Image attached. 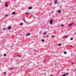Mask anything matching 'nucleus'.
I'll use <instances>...</instances> for the list:
<instances>
[{
	"instance_id": "nucleus-25",
	"label": "nucleus",
	"mask_w": 76,
	"mask_h": 76,
	"mask_svg": "<svg viewBox=\"0 0 76 76\" xmlns=\"http://www.w3.org/2000/svg\"><path fill=\"white\" fill-rule=\"evenodd\" d=\"M46 37H49V36L47 35L46 36Z\"/></svg>"
},
{
	"instance_id": "nucleus-13",
	"label": "nucleus",
	"mask_w": 76,
	"mask_h": 76,
	"mask_svg": "<svg viewBox=\"0 0 76 76\" xmlns=\"http://www.w3.org/2000/svg\"><path fill=\"white\" fill-rule=\"evenodd\" d=\"M23 25V23H20V25L21 26H22V25Z\"/></svg>"
},
{
	"instance_id": "nucleus-18",
	"label": "nucleus",
	"mask_w": 76,
	"mask_h": 76,
	"mask_svg": "<svg viewBox=\"0 0 76 76\" xmlns=\"http://www.w3.org/2000/svg\"><path fill=\"white\" fill-rule=\"evenodd\" d=\"M4 56H6V54H4Z\"/></svg>"
},
{
	"instance_id": "nucleus-28",
	"label": "nucleus",
	"mask_w": 76,
	"mask_h": 76,
	"mask_svg": "<svg viewBox=\"0 0 76 76\" xmlns=\"http://www.w3.org/2000/svg\"><path fill=\"white\" fill-rule=\"evenodd\" d=\"M71 47H72V46H71Z\"/></svg>"
},
{
	"instance_id": "nucleus-5",
	"label": "nucleus",
	"mask_w": 76,
	"mask_h": 76,
	"mask_svg": "<svg viewBox=\"0 0 76 76\" xmlns=\"http://www.w3.org/2000/svg\"><path fill=\"white\" fill-rule=\"evenodd\" d=\"M30 35V34L29 33H28L26 34L27 36H29Z\"/></svg>"
},
{
	"instance_id": "nucleus-11",
	"label": "nucleus",
	"mask_w": 76,
	"mask_h": 76,
	"mask_svg": "<svg viewBox=\"0 0 76 76\" xmlns=\"http://www.w3.org/2000/svg\"><path fill=\"white\" fill-rule=\"evenodd\" d=\"M61 27H63L64 26V25H63V24H62V25H61Z\"/></svg>"
},
{
	"instance_id": "nucleus-24",
	"label": "nucleus",
	"mask_w": 76,
	"mask_h": 76,
	"mask_svg": "<svg viewBox=\"0 0 76 76\" xmlns=\"http://www.w3.org/2000/svg\"><path fill=\"white\" fill-rule=\"evenodd\" d=\"M4 74L5 75H6V72H4Z\"/></svg>"
},
{
	"instance_id": "nucleus-6",
	"label": "nucleus",
	"mask_w": 76,
	"mask_h": 76,
	"mask_svg": "<svg viewBox=\"0 0 76 76\" xmlns=\"http://www.w3.org/2000/svg\"><path fill=\"white\" fill-rule=\"evenodd\" d=\"M8 29L10 30L11 29V26H9L8 28Z\"/></svg>"
},
{
	"instance_id": "nucleus-4",
	"label": "nucleus",
	"mask_w": 76,
	"mask_h": 76,
	"mask_svg": "<svg viewBox=\"0 0 76 76\" xmlns=\"http://www.w3.org/2000/svg\"><path fill=\"white\" fill-rule=\"evenodd\" d=\"M73 23H71L69 24V26H72V25H73Z\"/></svg>"
},
{
	"instance_id": "nucleus-26",
	"label": "nucleus",
	"mask_w": 76,
	"mask_h": 76,
	"mask_svg": "<svg viewBox=\"0 0 76 76\" xmlns=\"http://www.w3.org/2000/svg\"><path fill=\"white\" fill-rule=\"evenodd\" d=\"M63 76H66V75L65 74Z\"/></svg>"
},
{
	"instance_id": "nucleus-21",
	"label": "nucleus",
	"mask_w": 76,
	"mask_h": 76,
	"mask_svg": "<svg viewBox=\"0 0 76 76\" xmlns=\"http://www.w3.org/2000/svg\"><path fill=\"white\" fill-rule=\"evenodd\" d=\"M6 29V28H3V30H5Z\"/></svg>"
},
{
	"instance_id": "nucleus-3",
	"label": "nucleus",
	"mask_w": 76,
	"mask_h": 76,
	"mask_svg": "<svg viewBox=\"0 0 76 76\" xmlns=\"http://www.w3.org/2000/svg\"><path fill=\"white\" fill-rule=\"evenodd\" d=\"M30 14V13H29V12H28L27 13H25V15H28V14Z\"/></svg>"
},
{
	"instance_id": "nucleus-8",
	"label": "nucleus",
	"mask_w": 76,
	"mask_h": 76,
	"mask_svg": "<svg viewBox=\"0 0 76 76\" xmlns=\"http://www.w3.org/2000/svg\"><path fill=\"white\" fill-rule=\"evenodd\" d=\"M44 35H46L47 34V33L46 32H44Z\"/></svg>"
},
{
	"instance_id": "nucleus-2",
	"label": "nucleus",
	"mask_w": 76,
	"mask_h": 76,
	"mask_svg": "<svg viewBox=\"0 0 76 76\" xmlns=\"http://www.w3.org/2000/svg\"><path fill=\"white\" fill-rule=\"evenodd\" d=\"M53 20H51L50 21V24H52V23H53Z\"/></svg>"
},
{
	"instance_id": "nucleus-14",
	"label": "nucleus",
	"mask_w": 76,
	"mask_h": 76,
	"mask_svg": "<svg viewBox=\"0 0 76 76\" xmlns=\"http://www.w3.org/2000/svg\"><path fill=\"white\" fill-rule=\"evenodd\" d=\"M42 42H44V39H42Z\"/></svg>"
},
{
	"instance_id": "nucleus-23",
	"label": "nucleus",
	"mask_w": 76,
	"mask_h": 76,
	"mask_svg": "<svg viewBox=\"0 0 76 76\" xmlns=\"http://www.w3.org/2000/svg\"><path fill=\"white\" fill-rule=\"evenodd\" d=\"M23 21H24V22H25V19H23Z\"/></svg>"
},
{
	"instance_id": "nucleus-29",
	"label": "nucleus",
	"mask_w": 76,
	"mask_h": 76,
	"mask_svg": "<svg viewBox=\"0 0 76 76\" xmlns=\"http://www.w3.org/2000/svg\"><path fill=\"white\" fill-rule=\"evenodd\" d=\"M18 56H19V55H18Z\"/></svg>"
},
{
	"instance_id": "nucleus-17",
	"label": "nucleus",
	"mask_w": 76,
	"mask_h": 76,
	"mask_svg": "<svg viewBox=\"0 0 76 76\" xmlns=\"http://www.w3.org/2000/svg\"><path fill=\"white\" fill-rule=\"evenodd\" d=\"M60 45H61V44L60 43V44H58V46H60Z\"/></svg>"
},
{
	"instance_id": "nucleus-20",
	"label": "nucleus",
	"mask_w": 76,
	"mask_h": 76,
	"mask_svg": "<svg viewBox=\"0 0 76 76\" xmlns=\"http://www.w3.org/2000/svg\"><path fill=\"white\" fill-rule=\"evenodd\" d=\"M32 7H29V9H32Z\"/></svg>"
},
{
	"instance_id": "nucleus-12",
	"label": "nucleus",
	"mask_w": 76,
	"mask_h": 76,
	"mask_svg": "<svg viewBox=\"0 0 76 76\" xmlns=\"http://www.w3.org/2000/svg\"><path fill=\"white\" fill-rule=\"evenodd\" d=\"M58 13H60V12H61V11H60V10H58Z\"/></svg>"
},
{
	"instance_id": "nucleus-15",
	"label": "nucleus",
	"mask_w": 76,
	"mask_h": 76,
	"mask_svg": "<svg viewBox=\"0 0 76 76\" xmlns=\"http://www.w3.org/2000/svg\"><path fill=\"white\" fill-rule=\"evenodd\" d=\"M8 16V14H7L5 15V16H6V17H7Z\"/></svg>"
},
{
	"instance_id": "nucleus-10",
	"label": "nucleus",
	"mask_w": 76,
	"mask_h": 76,
	"mask_svg": "<svg viewBox=\"0 0 76 76\" xmlns=\"http://www.w3.org/2000/svg\"><path fill=\"white\" fill-rule=\"evenodd\" d=\"M13 15H15V12H12Z\"/></svg>"
},
{
	"instance_id": "nucleus-19",
	"label": "nucleus",
	"mask_w": 76,
	"mask_h": 76,
	"mask_svg": "<svg viewBox=\"0 0 76 76\" xmlns=\"http://www.w3.org/2000/svg\"><path fill=\"white\" fill-rule=\"evenodd\" d=\"M67 37V36H65L64 37V38H66Z\"/></svg>"
},
{
	"instance_id": "nucleus-16",
	"label": "nucleus",
	"mask_w": 76,
	"mask_h": 76,
	"mask_svg": "<svg viewBox=\"0 0 76 76\" xmlns=\"http://www.w3.org/2000/svg\"><path fill=\"white\" fill-rule=\"evenodd\" d=\"M65 74V75H68L69 73H67Z\"/></svg>"
},
{
	"instance_id": "nucleus-27",
	"label": "nucleus",
	"mask_w": 76,
	"mask_h": 76,
	"mask_svg": "<svg viewBox=\"0 0 76 76\" xmlns=\"http://www.w3.org/2000/svg\"><path fill=\"white\" fill-rule=\"evenodd\" d=\"M53 37H54V36L51 37V38H53Z\"/></svg>"
},
{
	"instance_id": "nucleus-7",
	"label": "nucleus",
	"mask_w": 76,
	"mask_h": 76,
	"mask_svg": "<svg viewBox=\"0 0 76 76\" xmlns=\"http://www.w3.org/2000/svg\"><path fill=\"white\" fill-rule=\"evenodd\" d=\"M6 5H5V7H7L8 6V5H7V3L6 2Z\"/></svg>"
},
{
	"instance_id": "nucleus-30",
	"label": "nucleus",
	"mask_w": 76,
	"mask_h": 76,
	"mask_svg": "<svg viewBox=\"0 0 76 76\" xmlns=\"http://www.w3.org/2000/svg\"><path fill=\"white\" fill-rule=\"evenodd\" d=\"M50 76H52V75H51Z\"/></svg>"
},
{
	"instance_id": "nucleus-1",
	"label": "nucleus",
	"mask_w": 76,
	"mask_h": 76,
	"mask_svg": "<svg viewBox=\"0 0 76 76\" xmlns=\"http://www.w3.org/2000/svg\"><path fill=\"white\" fill-rule=\"evenodd\" d=\"M54 3L55 4L58 3V1L57 0H56L55 1Z\"/></svg>"
},
{
	"instance_id": "nucleus-31",
	"label": "nucleus",
	"mask_w": 76,
	"mask_h": 76,
	"mask_svg": "<svg viewBox=\"0 0 76 76\" xmlns=\"http://www.w3.org/2000/svg\"><path fill=\"white\" fill-rule=\"evenodd\" d=\"M75 61H76V59L75 60Z\"/></svg>"
},
{
	"instance_id": "nucleus-22",
	"label": "nucleus",
	"mask_w": 76,
	"mask_h": 76,
	"mask_svg": "<svg viewBox=\"0 0 76 76\" xmlns=\"http://www.w3.org/2000/svg\"><path fill=\"white\" fill-rule=\"evenodd\" d=\"M73 38H71L70 39V40H73Z\"/></svg>"
},
{
	"instance_id": "nucleus-9",
	"label": "nucleus",
	"mask_w": 76,
	"mask_h": 76,
	"mask_svg": "<svg viewBox=\"0 0 76 76\" xmlns=\"http://www.w3.org/2000/svg\"><path fill=\"white\" fill-rule=\"evenodd\" d=\"M64 53L65 54H67V52L65 51L64 52Z\"/></svg>"
}]
</instances>
